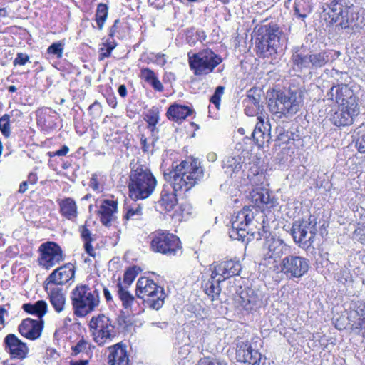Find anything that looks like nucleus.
Masks as SVG:
<instances>
[{"label": "nucleus", "mask_w": 365, "mask_h": 365, "mask_svg": "<svg viewBox=\"0 0 365 365\" xmlns=\"http://www.w3.org/2000/svg\"><path fill=\"white\" fill-rule=\"evenodd\" d=\"M38 250L41 252L38 264L46 269H51L63 260V251L56 242L43 243Z\"/></svg>", "instance_id": "15"}, {"label": "nucleus", "mask_w": 365, "mask_h": 365, "mask_svg": "<svg viewBox=\"0 0 365 365\" xmlns=\"http://www.w3.org/2000/svg\"><path fill=\"white\" fill-rule=\"evenodd\" d=\"M225 88L219 86L216 88L214 94L210 98V102L212 103L217 108H219L220 105L221 97L224 93Z\"/></svg>", "instance_id": "49"}, {"label": "nucleus", "mask_w": 365, "mask_h": 365, "mask_svg": "<svg viewBox=\"0 0 365 365\" xmlns=\"http://www.w3.org/2000/svg\"><path fill=\"white\" fill-rule=\"evenodd\" d=\"M151 251L173 257L182 253V247L178 237L165 230H158L148 236Z\"/></svg>", "instance_id": "6"}, {"label": "nucleus", "mask_w": 365, "mask_h": 365, "mask_svg": "<svg viewBox=\"0 0 365 365\" xmlns=\"http://www.w3.org/2000/svg\"><path fill=\"white\" fill-rule=\"evenodd\" d=\"M262 37L257 44V55L259 58H271V63L279 53V48L283 41V33L276 25L265 26L262 28Z\"/></svg>", "instance_id": "5"}, {"label": "nucleus", "mask_w": 365, "mask_h": 365, "mask_svg": "<svg viewBox=\"0 0 365 365\" xmlns=\"http://www.w3.org/2000/svg\"><path fill=\"white\" fill-rule=\"evenodd\" d=\"M260 98V91L256 88H251L247 91L246 100L248 103L252 104L257 108H259Z\"/></svg>", "instance_id": "42"}, {"label": "nucleus", "mask_w": 365, "mask_h": 365, "mask_svg": "<svg viewBox=\"0 0 365 365\" xmlns=\"http://www.w3.org/2000/svg\"><path fill=\"white\" fill-rule=\"evenodd\" d=\"M193 110L187 106L177 103L171 105L166 113L168 119L175 122L182 121L185 120L188 115L192 114Z\"/></svg>", "instance_id": "33"}, {"label": "nucleus", "mask_w": 365, "mask_h": 365, "mask_svg": "<svg viewBox=\"0 0 365 365\" xmlns=\"http://www.w3.org/2000/svg\"><path fill=\"white\" fill-rule=\"evenodd\" d=\"M143 215V209L140 205H131L127 210L123 219L125 220H138Z\"/></svg>", "instance_id": "41"}, {"label": "nucleus", "mask_w": 365, "mask_h": 365, "mask_svg": "<svg viewBox=\"0 0 365 365\" xmlns=\"http://www.w3.org/2000/svg\"><path fill=\"white\" fill-rule=\"evenodd\" d=\"M294 14H295L297 17H299V18H302V19H304V18H306V17L307 16V11H303V12H302V11H300V9H299V6H298V5H296V6H294Z\"/></svg>", "instance_id": "62"}, {"label": "nucleus", "mask_w": 365, "mask_h": 365, "mask_svg": "<svg viewBox=\"0 0 365 365\" xmlns=\"http://www.w3.org/2000/svg\"><path fill=\"white\" fill-rule=\"evenodd\" d=\"M64 44L60 41L52 43L48 46L47 53L56 56L57 58H61L63 56Z\"/></svg>", "instance_id": "45"}, {"label": "nucleus", "mask_w": 365, "mask_h": 365, "mask_svg": "<svg viewBox=\"0 0 365 365\" xmlns=\"http://www.w3.org/2000/svg\"><path fill=\"white\" fill-rule=\"evenodd\" d=\"M145 120L148 123V128L152 133H154L156 128L155 125L159 120V112L158 109H151L148 110L145 116Z\"/></svg>", "instance_id": "40"}, {"label": "nucleus", "mask_w": 365, "mask_h": 365, "mask_svg": "<svg viewBox=\"0 0 365 365\" xmlns=\"http://www.w3.org/2000/svg\"><path fill=\"white\" fill-rule=\"evenodd\" d=\"M251 235L255 237L257 240L264 239L265 241L267 237H273L271 235L268 228L264 225L259 228L257 232H252Z\"/></svg>", "instance_id": "48"}, {"label": "nucleus", "mask_w": 365, "mask_h": 365, "mask_svg": "<svg viewBox=\"0 0 365 365\" xmlns=\"http://www.w3.org/2000/svg\"><path fill=\"white\" fill-rule=\"evenodd\" d=\"M340 52L334 50H324L310 53L311 68H319L333 62L340 56Z\"/></svg>", "instance_id": "29"}, {"label": "nucleus", "mask_w": 365, "mask_h": 365, "mask_svg": "<svg viewBox=\"0 0 365 365\" xmlns=\"http://www.w3.org/2000/svg\"><path fill=\"white\" fill-rule=\"evenodd\" d=\"M108 355L110 365H128L129 358L127 354L126 346L120 343L110 346Z\"/></svg>", "instance_id": "30"}, {"label": "nucleus", "mask_w": 365, "mask_h": 365, "mask_svg": "<svg viewBox=\"0 0 365 365\" xmlns=\"http://www.w3.org/2000/svg\"><path fill=\"white\" fill-rule=\"evenodd\" d=\"M250 200L252 207L262 208L266 206L271 208L277 205V201L274 197H271L268 190L263 187H257L250 193Z\"/></svg>", "instance_id": "28"}, {"label": "nucleus", "mask_w": 365, "mask_h": 365, "mask_svg": "<svg viewBox=\"0 0 365 365\" xmlns=\"http://www.w3.org/2000/svg\"><path fill=\"white\" fill-rule=\"evenodd\" d=\"M310 267L309 260L296 255L285 256L279 264L280 272L287 279H299L304 276Z\"/></svg>", "instance_id": "10"}, {"label": "nucleus", "mask_w": 365, "mask_h": 365, "mask_svg": "<svg viewBox=\"0 0 365 365\" xmlns=\"http://www.w3.org/2000/svg\"><path fill=\"white\" fill-rule=\"evenodd\" d=\"M48 292L50 302L57 312L64 309L66 304V296L62 289L59 287H50Z\"/></svg>", "instance_id": "35"}, {"label": "nucleus", "mask_w": 365, "mask_h": 365, "mask_svg": "<svg viewBox=\"0 0 365 365\" xmlns=\"http://www.w3.org/2000/svg\"><path fill=\"white\" fill-rule=\"evenodd\" d=\"M196 36L197 40H199L201 42L204 41L207 38L205 32L202 30H197L196 31Z\"/></svg>", "instance_id": "64"}, {"label": "nucleus", "mask_w": 365, "mask_h": 365, "mask_svg": "<svg viewBox=\"0 0 365 365\" xmlns=\"http://www.w3.org/2000/svg\"><path fill=\"white\" fill-rule=\"evenodd\" d=\"M235 303L238 308L250 312L259 307L262 299L253 289H247L242 290L235 298Z\"/></svg>", "instance_id": "27"}, {"label": "nucleus", "mask_w": 365, "mask_h": 365, "mask_svg": "<svg viewBox=\"0 0 365 365\" xmlns=\"http://www.w3.org/2000/svg\"><path fill=\"white\" fill-rule=\"evenodd\" d=\"M29 61V56L27 54L23 53H18L16 55V57L15 58V59L14 61V66H16V65L24 66Z\"/></svg>", "instance_id": "54"}, {"label": "nucleus", "mask_w": 365, "mask_h": 365, "mask_svg": "<svg viewBox=\"0 0 365 365\" xmlns=\"http://www.w3.org/2000/svg\"><path fill=\"white\" fill-rule=\"evenodd\" d=\"M140 76L148 83L156 76L153 71L148 68H144L140 70Z\"/></svg>", "instance_id": "53"}, {"label": "nucleus", "mask_w": 365, "mask_h": 365, "mask_svg": "<svg viewBox=\"0 0 365 365\" xmlns=\"http://www.w3.org/2000/svg\"><path fill=\"white\" fill-rule=\"evenodd\" d=\"M70 297L74 314L78 317H84L99 306L100 289L78 284L71 291Z\"/></svg>", "instance_id": "3"}, {"label": "nucleus", "mask_w": 365, "mask_h": 365, "mask_svg": "<svg viewBox=\"0 0 365 365\" xmlns=\"http://www.w3.org/2000/svg\"><path fill=\"white\" fill-rule=\"evenodd\" d=\"M59 212L67 220L73 221L78 216V207L75 200L71 197H65L58 200Z\"/></svg>", "instance_id": "31"}, {"label": "nucleus", "mask_w": 365, "mask_h": 365, "mask_svg": "<svg viewBox=\"0 0 365 365\" xmlns=\"http://www.w3.org/2000/svg\"><path fill=\"white\" fill-rule=\"evenodd\" d=\"M79 232L83 242L93 241L95 240L91 231L87 228L86 225L81 226L79 227Z\"/></svg>", "instance_id": "52"}, {"label": "nucleus", "mask_w": 365, "mask_h": 365, "mask_svg": "<svg viewBox=\"0 0 365 365\" xmlns=\"http://www.w3.org/2000/svg\"><path fill=\"white\" fill-rule=\"evenodd\" d=\"M262 259L261 264L264 266L275 264L278 259L289 251L288 246L282 240L276 237H267L262 246Z\"/></svg>", "instance_id": "13"}, {"label": "nucleus", "mask_w": 365, "mask_h": 365, "mask_svg": "<svg viewBox=\"0 0 365 365\" xmlns=\"http://www.w3.org/2000/svg\"><path fill=\"white\" fill-rule=\"evenodd\" d=\"M69 150V148L66 145H63L62 148L56 151H54V155H57V156H64L66 155Z\"/></svg>", "instance_id": "63"}, {"label": "nucleus", "mask_w": 365, "mask_h": 365, "mask_svg": "<svg viewBox=\"0 0 365 365\" xmlns=\"http://www.w3.org/2000/svg\"><path fill=\"white\" fill-rule=\"evenodd\" d=\"M355 145L359 152L361 153H365V133L357 138Z\"/></svg>", "instance_id": "56"}, {"label": "nucleus", "mask_w": 365, "mask_h": 365, "mask_svg": "<svg viewBox=\"0 0 365 365\" xmlns=\"http://www.w3.org/2000/svg\"><path fill=\"white\" fill-rule=\"evenodd\" d=\"M316 222L312 220V216L307 219L295 221L291 229V235L296 244L302 248H308L313 242L316 234Z\"/></svg>", "instance_id": "11"}, {"label": "nucleus", "mask_w": 365, "mask_h": 365, "mask_svg": "<svg viewBox=\"0 0 365 365\" xmlns=\"http://www.w3.org/2000/svg\"><path fill=\"white\" fill-rule=\"evenodd\" d=\"M237 361L245 365H265L266 358L253 349L248 341H241L236 347Z\"/></svg>", "instance_id": "17"}, {"label": "nucleus", "mask_w": 365, "mask_h": 365, "mask_svg": "<svg viewBox=\"0 0 365 365\" xmlns=\"http://www.w3.org/2000/svg\"><path fill=\"white\" fill-rule=\"evenodd\" d=\"M43 327V323L41 319L34 320L26 318L19 325L18 330L26 339L36 340L41 336Z\"/></svg>", "instance_id": "26"}, {"label": "nucleus", "mask_w": 365, "mask_h": 365, "mask_svg": "<svg viewBox=\"0 0 365 365\" xmlns=\"http://www.w3.org/2000/svg\"><path fill=\"white\" fill-rule=\"evenodd\" d=\"M117 210V200H103L98 211L101 222L108 227H110L117 219L115 215Z\"/></svg>", "instance_id": "25"}, {"label": "nucleus", "mask_w": 365, "mask_h": 365, "mask_svg": "<svg viewBox=\"0 0 365 365\" xmlns=\"http://www.w3.org/2000/svg\"><path fill=\"white\" fill-rule=\"evenodd\" d=\"M157 185V180L150 170L142 165L132 168L128 184L129 196L134 200H144L150 196Z\"/></svg>", "instance_id": "2"}, {"label": "nucleus", "mask_w": 365, "mask_h": 365, "mask_svg": "<svg viewBox=\"0 0 365 365\" xmlns=\"http://www.w3.org/2000/svg\"><path fill=\"white\" fill-rule=\"evenodd\" d=\"M136 295L153 309H159L164 304V289L145 277L138 279L136 285Z\"/></svg>", "instance_id": "7"}, {"label": "nucleus", "mask_w": 365, "mask_h": 365, "mask_svg": "<svg viewBox=\"0 0 365 365\" xmlns=\"http://www.w3.org/2000/svg\"><path fill=\"white\" fill-rule=\"evenodd\" d=\"M75 277V267L71 263H67L53 270L46 279V289L51 284L63 285L70 281L73 282Z\"/></svg>", "instance_id": "20"}, {"label": "nucleus", "mask_w": 365, "mask_h": 365, "mask_svg": "<svg viewBox=\"0 0 365 365\" xmlns=\"http://www.w3.org/2000/svg\"><path fill=\"white\" fill-rule=\"evenodd\" d=\"M93 241L84 242V248L86 252L91 257H95L96 252L93 246L91 245V242Z\"/></svg>", "instance_id": "61"}, {"label": "nucleus", "mask_w": 365, "mask_h": 365, "mask_svg": "<svg viewBox=\"0 0 365 365\" xmlns=\"http://www.w3.org/2000/svg\"><path fill=\"white\" fill-rule=\"evenodd\" d=\"M242 269L239 261L232 259L213 264L212 277H219L223 281L233 276L239 275Z\"/></svg>", "instance_id": "22"}, {"label": "nucleus", "mask_w": 365, "mask_h": 365, "mask_svg": "<svg viewBox=\"0 0 365 365\" xmlns=\"http://www.w3.org/2000/svg\"><path fill=\"white\" fill-rule=\"evenodd\" d=\"M255 217V212L250 208V206H245L240 211L235 214L231 219L232 227L229 231V235L233 240H244L245 237L250 230L247 228L251 225Z\"/></svg>", "instance_id": "14"}, {"label": "nucleus", "mask_w": 365, "mask_h": 365, "mask_svg": "<svg viewBox=\"0 0 365 365\" xmlns=\"http://www.w3.org/2000/svg\"><path fill=\"white\" fill-rule=\"evenodd\" d=\"M175 192H176L173 189L170 185H163L158 204L161 205L165 210L170 211L176 205L178 200Z\"/></svg>", "instance_id": "32"}, {"label": "nucleus", "mask_w": 365, "mask_h": 365, "mask_svg": "<svg viewBox=\"0 0 365 365\" xmlns=\"http://www.w3.org/2000/svg\"><path fill=\"white\" fill-rule=\"evenodd\" d=\"M359 113V107L339 106L331 115V120L336 126H347L353 123L354 118Z\"/></svg>", "instance_id": "24"}, {"label": "nucleus", "mask_w": 365, "mask_h": 365, "mask_svg": "<svg viewBox=\"0 0 365 365\" xmlns=\"http://www.w3.org/2000/svg\"><path fill=\"white\" fill-rule=\"evenodd\" d=\"M5 350L12 359H24L26 358L29 348L15 334H9L4 339Z\"/></svg>", "instance_id": "21"}, {"label": "nucleus", "mask_w": 365, "mask_h": 365, "mask_svg": "<svg viewBox=\"0 0 365 365\" xmlns=\"http://www.w3.org/2000/svg\"><path fill=\"white\" fill-rule=\"evenodd\" d=\"M223 280L219 277H212L211 274L210 278L202 283V288L205 294L211 298L212 300L217 299L220 292L221 287L220 284Z\"/></svg>", "instance_id": "34"}, {"label": "nucleus", "mask_w": 365, "mask_h": 365, "mask_svg": "<svg viewBox=\"0 0 365 365\" xmlns=\"http://www.w3.org/2000/svg\"><path fill=\"white\" fill-rule=\"evenodd\" d=\"M89 186L94 190L97 192L101 191V186L98 182V176L96 173H93L91 175Z\"/></svg>", "instance_id": "55"}, {"label": "nucleus", "mask_w": 365, "mask_h": 365, "mask_svg": "<svg viewBox=\"0 0 365 365\" xmlns=\"http://www.w3.org/2000/svg\"><path fill=\"white\" fill-rule=\"evenodd\" d=\"M139 270L140 269L137 267H133L127 269L123 277V283L125 285L123 286L120 282H119L117 285L118 297L122 302L123 307L127 310H131L135 302L134 296L128 290V286L131 285L138 275Z\"/></svg>", "instance_id": "16"}, {"label": "nucleus", "mask_w": 365, "mask_h": 365, "mask_svg": "<svg viewBox=\"0 0 365 365\" xmlns=\"http://www.w3.org/2000/svg\"><path fill=\"white\" fill-rule=\"evenodd\" d=\"M197 365H228L227 363L220 359L207 356L200 359Z\"/></svg>", "instance_id": "46"}, {"label": "nucleus", "mask_w": 365, "mask_h": 365, "mask_svg": "<svg viewBox=\"0 0 365 365\" xmlns=\"http://www.w3.org/2000/svg\"><path fill=\"white\" fill-rule=\"evenodd\" d=\"M88 343L83 338L81 339L77 344L72 347V354L78 355L81 352L86 351L87 350Z\"/></svg>", "instance_id": "50"}, {"label": "nucleus", "mask_w": 365, "mask_h": 365, "mask_svg": "<svg viewBox=\"0 0 365 365\" xmlns=\"http://www.w3.org/2000/svg\"><path fill=\"white\" fill-rule=\"evenodd\" d=\"M324 12V19L332 25L336 24L342 29H351L354 18H356V10L354 6L344 7L341 4H334L327 12Z\"/></svg>", "instance_id": "12"}, {"label": "nucleus", "mask_w": 365, "mask_h": 365, "mask_svg": "<svg viewBox=\"0 0 365 365\" xmlns=\"http://www.w3.org/2000/svg\"><path fill=\"white\" fill-rule=\"evenodd\" d=\"M302 106V98L297 91L289 90L287 93L277 91L269 99V110L279 116L289 117L295 114Z\"/></svg>", "instance_id": "4"}, {"label": "nucleus", "mask_w": 365, "mask_h": 365, "mask_svg": "<svg viewBox=\"0 0 365 365\" xmlns=\"http://www.w3.org/2000/svg\"><path fill=\"white\" fill-rule=\"evenodd\" d=\"M0 130L6 138L11 135L10 116L7 114L0 118Z\"/></svg>", "instance_id": "43"}, {"label": "nucleus", "mask_w": 365, "mask_h": 365, "mask_svg": "<svg viewBox=\"0 0 365 365\" xmlns=\"http://www.w3.org/2000/svg\"><path fill=\"white\" fill-rule=\"evenodd\" d=\"M292 60L294 65L299 69L311 68L310 54H304L297 50L292 54Z\"/></svg>", "instance_id": "38"}, {"label": "nucleus", "mask_w": 365, "mask_h": 365, "mask_svg": "<svg viewBox=\"0 0 365 365\" xmlns=\"http://www.w3.org/2000/svg\"><path fill=\"white\" fill-rule=\"evenodd\" d=\"M358 319H365V303H360L356 310Z\"/></svg>", "instance_id": "60"}, {"label": "nucleus", "mask_w": 365, "mask_h": 365, "mask_svg": "<svg viewBox=\"0 0 365 365\" xmlns=\"http://www.w3.org/2000/svg\"><path fill=\"white\" fill-rule=\"evenodd\" d=\"M327 96L331 100H334V97L339 106L359 107L357 97L347 85L341 84L332 86L327 93Z\"/></svg>", "instance_id": "19"}, {"label": "nucleus", "mask_w": 365, "mask_h": 365, "mask_svg": "<svg viewBox=\"0 0 365 365\" xmlns=\"http://www.w3.org/2000/svg\"><path fill=\"white\" fill-rule=\"evenodd\" d=\"M115 47V45H113L110 43H107L104 44V46L100 48L99 51V60L102 61L105 58L109 57L110 56V53L112 51Z\"/></svg>", "instance_id": "51"}, {"label": "nucleus", "mask_w": 365, "mask_h": 365, "mask_svg": "<svg viewBox=\"0 0 365 365\" xmlns=\"http://www.w3.org/2000/svg\"><path fill=\"white\" fill-rule=\"evenodd\" d=\"M352 30L362 31L365 33V13L359 15L356 11V18H354Z\"/></svg>", "instance_id": "47"}, {"label": "nucleus", "mask_w": 365, "mask_h": 365, "mask_svg": "<svg viewBox=\"0 0 365 365\" xmlns=\"http://www.w3.org/2000/svg\"><path fill=\"white\" fill-rule=\"evenodd\" d=\"M148 83H150L155 91H163V84L158 80L157 76L154 77Z\"/></svg>", "instance_id": "57"}, {"label": "nucleus", "mask_w": 365, "mask_h": 365, "mask_svg": "<svg viewBox=\"0 0 365 365\" xmlns=\"http://www.w3.org/2000/svg\"><path fill=\"white\" fill-rule=\"evenodd\" d=\"M222 168L231 176L234 173H238L242 168V158L239 155L227 157L223 160Z\"/></svg>", "instance_id": "36"}, {"label": "nucleus", "mask_w": 365, "mask_h": 365, "mask_svg": "<svg viewBox=\"0 0 365 365\" xmlns=\"http://www.w3.org/2000/svg\"><path fill=\"white\" fill-rule=\"evenodd\" d=\"M354 332L362 337V342L365 344V319H358L352 325Z\"/></svg>", "instance_id": "44"}, {"label": "nucleus", "mask_w": 365, "mask_h": 365, "mask_svg": "<svg viewBox=\"0 0 365 365\" xmlns=\"http://www.w3.org/2000/svg\"><path fill=\"white\" fill-rule=\"evenodd\" d=\"M88 327L93 341L98 346L110 343L116 336L111 319L103 314L93 316L88 323Z\"/></svg>", "instance_id": "8"}, {"label": "nucleus", "mask_w": 365, "mask_h": 365, "mask_svg": "<svg viewBox=\"0 0 365 365\" xmlns=\"http://www.w3.org/2000/svg\"><path fill=\"white\" fill-rule=\"evenodd\" d=\"M108 16V7L106 4H100L98 5L96 12V21L99 29H102L104 22Z\"/></svg>", "instance_id": "39"}, {"label": "nucleus", "mask_w": 365, "mask_h": 365, "mask_svg": "<svg viewBox=\"0 0 365 365\" xmlns=\"http://www.w3.org/2000/svg\"><path fill=\"white\" fill-rule=\"evenodd\" d=\"M23 309L26 312L35 314L39 319H41L42 317L46 313L47 304L43 300H38L34 304H24L23 305Z\"/></svg>", "instance_id": "37"}, {"label": "nucleus", "mask_w": 365, "mask_h": 365, "mask_svg": "<svg viewBox=\"0 0 365 365\" xmlns=\"http://www.w3.org/2000/svg\"><path fill=\"white\" fill-rule=\"evenodd\" d=\"M222 61L219 55L208 48L189 56L190 67L196 76L211 73Z\"/></svg>", "instance_id": "9"}, {"label": "nucleus", "mask_w": 365, "mask_h": 365, "mask_svg": "<svg viewBox=\"0 0 365 365\" xmlns=\"http://www.w3.org/2000/svg\"><path fill=\"white\" fill-rule=\"evenodd\" d=\"M258 122L252 131V138L259 147H263L265 143H269L271 140V125L265 114L260 113L257 116Z\"/></svg>", "instance_id": "23"}, {"label": "nucleus", "mask_w": 365, "mask_h": 365, "mask_svg": "<svg viewBox=\"0 0 365 365\" xmlns=\"http://www.w3.org/2000/svg\"><path fill=\"white\" fill-rule=\"evenodd\" d=\"M355 236L359 237V240L362 242L365 243V227H358L355 230Z\"/></svg>", "instance_id": "58"}, {"label": "nucleus", "mask_w": 365, "mask_h": 365, "mask_svg": "<svg viewBox=\"0 0 365 365\" xmlns=\"http://www.w3.org/2000/svg\"><path fill=\"white\" fill-rule=\"evenodd\" d=\"M203 175L200 162L196 160H184L169 173H165V178L170 181V185L175 192H187L200 181Z\"/></svg>", "instance_id": "1"}, {"label": "nucleus", "mask_w": 365, "mask_h": 365, "mask_svg": "<svg viewBox=\"0 0 365 365\" xmlns=\"http://www.w3.org/2000/svg\"><path fill=\"white\" fill-rule=\"evenodd\" d=\"M327 96L331 100H334V97L339 106L359 107L357 97L347 85L341 84L332 86L327 93Z\"/></svg>", "instance_id": "18"}, {"label": "nucleus", "mask_w": 365, "mask_h": 365, "mask_svg": "<svg viewBox=\"0 0 365 365\" xmlns=\"http://www.w3.org/2000/svg\"><path fill=\"white\" fill-rule=\"evenodd\" d=\"M155 58V62L160 66H163L167 62L165 55L163 53H157Z\"/></svg>", "instance_id": "59"}]
</instances>
